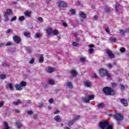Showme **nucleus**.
Here are the masks:
<instances>
[{
	"label": "nucleus",
	"mask_w": 129,
	"mask_h": 129,
	"mask_svg": "<svg viewBox=\"0 0 129 129\" xmlns=\"http://www.w3.org/2000/svg\"><path fill=\"white\" fill-rule=\"evenodd\" d=\"M6 78H7V76L6 75L2 74L0 75V79H1V80H5Z\"/></svg>",
	"instance_id": "27"
},
{
	"label": "nucleus",
	"mask_w": 129,
	"mask_h": 129,
	"mask_svg": "<svg viewBox=\"0 0 129 129\" xmlns=\"http://www.w3.org/2000/svg\"><path fill=\"white\" fill-rule=\"evenodd\" d=\"M79 16L83 19H86V14L83 12H80Z\"/></svg>",
	"instance_id": "17"
},
{
	"label": "nucleus",
	"mask_w": 129,
	"mask_h": 129,
	"mask_svg": "<svg viewBox=\"0 0 129 129\" xmlns=\"http://www.w3.org/2000/svg\"><path fill=\"white\" fill-rule=\"evenodd\" d=\"M114 118L116 120H122V119H123V116L120 113H116L114 115Z\"/></svg>",
	"instance_id": "5"
},
{
	"label": "nucleus",
	"mask_w": 129,
	"mask_h": 129,
	"mask_svg": "<svg viewBox=\"0 0 129 129\" xmlns=\"http://www.w3.org/2000/svg\"><path fill=\"white\" fill-rule=\"evenodd\" d=\"M107 67H108V68H109L110 69L112 68V65H111V64L110 63H108L107 64Z\"/></svg>",
	"instance_id": "51"
},
{
	"label": "nucleus",
	"mask_w": 129,
	"mask_h": 129,
	"mask_svg": "<svg viewBox=\"0 0 129 129\" xmlns=\"http://www.w3.org/2000/svg\"><path fill=\"white\" fill-rule=\"evenodd\" d=\"M71 13L72 15H75V10L71 9Z\"/></svg>",
	"instance_id": "49"
},
{
	"label": "nucleus",
	"mask_w": 129,
	"mask_h": 129,
	"mask_svg": "<svg viewBox=\"0 0 129 129\" xmlns=\"http://www.w3.org/2000/svg\"><path fill=\"white\" fill-rule=\"evenodd\" d=\"M85 60H86V57H82L80 58V61L82 63H84V62H85Z\"/></svg>",
	"instance_id": "34"
},
{
	"label": "nucleus",
	"mask_w": 129,
	"mask_h": 129,
	"mask_svg": "<svg viewBox=\"0 0 129 129\" xmlns=\"http://www.w3.org/2000/svg\"><path fill=\"white\" fill-rule=\"evenodd\" d=\"M57 5L59 8H67L68 7V4L66 2L61 0L57 2Z\"/></svg>",
	"instance_id": "4"
},
{
	"label": "nucleus",
	"mask_w": 129,
	"mask_h": 129,
	"mask_svg": "<svg viewBox=\"0 0 129 129\" xmlns=\"http://www.w3.org/2000/svg\"><path fill=\"white\" fill-rule=\"evenodd\" d=\"M83 101L84 102L88 103L89 102V99L88 98H83Z\"/></svg>",
	"instance_id": "32"
},
{
	"label": "nucleus",
	"mask_w": 129,
	"mask_h": 129,
	"mask_svg": "<svg viewBox=\"0 0 129 129\" xmlns=\"http://www.w3.org/2000/svg\"><path fill=\"white\" fill-rule=\"evenodd\" d=\"M24 20H25V17L21 16L19 17V21H20L21 22H22V21H24Z\"/></svg>",
	"instance_id": "42"
},
{
	"label": "nucleus",
	"mask_w": 129,
	"mask_h": 129,
	"mask_svg": "<svg viewBox=\"0 0 129 129\" xmlns=\"http://www.w3.org/2000/svg\"><path fill=\"white\" fill-rule=\"evenodd\" d=\"M24 35L25 37H27V38H30V37H31V34L30 33V32H25L24 33Z\"/></svg>",
	"instance_id": "26"
},
{
	"label": "nucleus",
	"mask_w": 129,
	"mask_h": 129,
	"mask_svg": "<svg viewBox=\"0 0 129 129\" xmlns=\"http://www.w3.org/2000/svg\"><path fill=\"white\" fill-rule=\"evenodd\" d=\"M20 86L23 88V87H25V86H27V82L25 81H22L20 83Z\"/></svg>",
	"instance_id": "23"
},
{
	"label": "nucleus",
	"mask_w": 129,
	"mask_h": 129,
	"mask_svg": "<svg viewBox=\"0 0 129 129\" xmlns=\"http://www.w3.org/2000/svg\"><path fill=\"white\" fill-rule=\"evenodd\" d=\"M106 53L111 59H113V58H114V54H112V52H111L110 50H107Z\"/></svg>",
	"instance_id": "14"
},
{
	"label": "nucleus",
	"mask_w": 129,
	"mask_h": 129,
	"mask_svg": "<svg viewBox=\"0 0 129 129\" xmlns=\"http://www.w3.org/2000/svg\"><path fill=\"white\" fill-rule=\"evenodd\" d=\"M48 102H49V103H50V104H52V103H53V102H54V99H53V98H50L48 100Z\"/></svg>",
	"instance_id": "43"
},
{
	"label": "nucleus",
	"mask_w": 129,
	"mask_h": 129,
	"mask_svg": "<svg viewBox=\"0 0 129 129\" xmlns=\"http://www.w3.org/2000/svg\"><path fill=\"white\" fill-rule=\"evenodd\" d=\"M7 89H10L11 91H13L14 90V85L12 83H9L6 85Z\"/></svg>",
	"instance_id": "7"
},
{
	"label": "nucleus",
	"mask_w": 129,
	"mask_h": 129,
	"mask_svg": "<svg viewBox=\"0 0 129 129\" xmlns=\"http://www.w3.org/2000/svg\"><path fill=\"white\" fill-rule=\"evenodd\" d=\"M73 46H74V47H78V46H79V44L76 42H74L73 43Z\"/></svg>",
	"instance_id": "36"
},
{
	"label": "nucleus",
	"mask_w": 129,
	"mask_h": 129,
	"mask_svg": "<svg viewBox=\"0 0 129 129\" xmlns=\"http://www.w3.org/2000/svg\"><path fill=\"white\" fill-rule=\"evenodd\" d=\"M94 51V49L93 48H90L89 49V53H90V54H92L93 52Z\"/></svg>",
	"instance_id": "44"
},
{
	"label": "nucleus",
	"mask_w": 129,
	"mask_h": 129,
	"mask_svg": "<svg viewBox=\"0 0 129 129\" xmlns=\"http://www.w3.org/2000/svg\"><path fill=\"white\" fill-rule=\"evenodd\" d=\"M105 12L106 13H110L111 12V10L109 8H105Z\"/></svg>",
	"instance_id": "46"
},
{
	"label": "nucleus",
	"mask_w": 129,
	"mask_h": 129,
	"mask_svg": "<svg viewBox=\"0 0 129 129\" xmlns=\"http://www.w3.org/2000/svg\"><path fill=\"white\" fill-rule=\"evenodd\" d=\"M74 121H73V120H72V121H70L69 122V126H71V125H73V123H74Z\"/></svg>",
	"instance_id": "45"
},
{
	"label": "nucleus",
	"mask_w": 129,
	"mask_h": 129,
	"mask_svg": "<svg viewBox=\"0 0 129 129\" xmlns=\"http://www.w3.org/2000/svg\"><path fill=\"white\" fill-rule=\"evenodd\" d=\"M14 87H15L16 90H18V91H21V90H23V88L20 84H15L14 85Z\"/></svg>",
	"instance_id": "11"
},
{
	"label": "nucleus",
	"mask_w": 129,
	"mask_h": 129,
	"mask_svg": "<svg viewBox=\"0 0 129 129\" xmlns=\"http://www.w3.org/2000/svg\"><path fill=\"white\" fill-rule=\"evenodd\" d=\"M26 103L28 104H31V103H32V101H31V100H28L26 101Z\"/></svg>",
	"instance_id": "54"
},
{
	"label": "nucleus",
	"mask_w": 129,
	"mask_h": 129,
	"mask_svg": "<svg viewBox=\"0 0 129 129\" xmlns=\"http://www.w3.org/2000/svg\"><path fill=\"white\" fill-rule=\"evenodd\" d=\"M92 77H93V78H97V75H96V74H93Z\"/></svg>",
	"instance_id": "59"
},
{
	"label": "nucleus",
	"mask_w": 129,
	"mask_h": 129,
	"mask_svg": "<svg viewBox=\"0 0 129 129\" xmlns=\"http://www.w3.org/2000/svg\"><path fill=\"white\" fill-rule=\"evenodd\" d=\"M98 108H103L104 107V104L103 103H101L98 104L97 105Z\"/></svg>",
	"instance_id": "24"
},
{
	"label": "nucleus",
	"mask_w": 129,
	"mask_h": 129,
	"mask_svg": "<svg viewBox=\"0 0 129 129\" xmlns=\"http://www.w3.org/2000/svg\"><path fill=\"white\" fill-rule=\"evenodd\" d=\"M99 74L102 77H104V76H107V77H108V78H109V77H110L111 75L109 73L107 72V71H106V70H104L103 69H100Z\"/></svg>",
	"instance_id": "3"
},
{
	"label": "nucleus",
	"mask_w": 129,
	"mask_h": 129,
	"mask_svg": "<svg viewBox=\"0 0 129 129\" xmlns=\"http://www.w3.org/2000/svg\"><path fill=\"white\" fill-rule=\"evenodd\" d=\"M55 121H61V118L59 115H56L54 118Z\"/></svg>",
	"instance_id": "22"
},
{
	"label": "nucleus",
	"mask_w": 129,
	"mask_h": 129,
	"mask_svg": "<svg viewBox=\"0 0 129 129\" xmlns=\"http://www.w3.org/2000/svg\"><path fill=\"white\" fill-rule=\"evenodd\" d=\"M5 15H7V16H12V15H13V11L11 9H8L6 11V12H5Z\"/></svg>",
	"instance_id": "15"
},
{
	"label": "nucleus",
	"mask_w": 129,
	"mask_h": 129,
	"mask_svg": "<svg viewBox=\"0 0 129 129\" xmlns=\"http://www.w3.org/2000/svg\"><path fill=\"white\" fill-rule=\"evenodd\" d=\"M14 111L15 113H20L21 112V111L19 109H15Z\"/></svg>",
	"instance_id": "48"
},
{
	"label": "nucleus",
	"mask_w": 129,
	"mask_h": 129,
	"mask_svg": "<svg viewBox=\"0 0 129 129\" xmlns=\"http://www.w3.org/2000/svg\"><path fill=\"white\" fill-rule=\"evenodd\" d=\"M39 62L40 63H43L44 62V56L43 54H41L40 56Z\"/></svg>",
	"instance_id": "30"
},
{
	"label": "nucleus",
	"mask_w": 129,
	"mask_h": 129,
	"mask_svg": "<svg viewBox=\"0 0 129 129\" xmlns=\"http://www.w3.org/2000/svg\"><path fill=\"white\" fill-rule=\"evenodd\" d=\"M110 40L111 42H115V41H116V38H115V37H111Z\"/></svg>",
	"instance_id": "33"
},
{
	"label": "nucleus",
	"mask_w": 129,
	"mask_h": 129,
	"mask_svg": "<svg viewBox=\"0 0 129 129\" xmlns=\"http://www.w3.org/2000/svg\"><path fill=\"white\" fill-rule=\"evenodd\" d=\"M5 21L8 22L9 21V18H8V15L7 14H4Z\"/></svg>",
	"instance_id": "39"
},
{
	"label": "nucleus",
	"mask_w": 129,
	"mask_h": 129,
	"mask_svg": "<svg viewBox=\"0 0 129 129\" xmlns=\"http://www.w3.org/2000/svg\"><path fill=\"white\" fill-rule=\"evenodd\" d=\"M66 87L69 89H72L73 88V84L71 82H68L66 83Z\"/></svg>",
	"instance_id": "9"
},
{
	"label": "nucleus",
	"mask_w": 129,
	"mask_h": 129,
	"mask_svg": "<svg viewBox=\"0 0 129 129\" xmlns=\"http://www.w3.org/2000/svg\"><path fill=\"white\" fill-rule=\"evenodd\" d=\"M47 83L49 85H54V84H55V81L54 80L50 79V80H48Z\"/></svg>",
	"instance_id": "16"
},
{
	"label": "nucleus",
	"mask_w": 129,
	"mask_h": 129,
	"mask_svg": "<svg viewBox=\"0 0 129 129\" xmlns=\"http://www.w3.org/2000/svg\"><path fill=\"white\" fill-rule=\"evenodd\" d=\"M16 126L17 128L20 129L21 128V127H22V126H23V124H22V123H21V122L17 121L16 122Z\"/></svg>",
	"instance_id": "19"
},
{
	"label": "nucleus",
	"mask_w": 129,
	"mask_h": 129,
	"mask_svg": "<svg viewBox=\"0 0 129 129\" xmlns=\"http://www.w3.org/2000/svg\"><path fill=\"white\" fill-rule=\"evenodd\" d=\"M24 15L25 16L28 17V18H30V17H31V13L29 11H25L24 12Z\"/></svg>",
	"instance_id": "25"
},
{
	"label": "nucleus",
	"mask_w": 129,
	"mask_h": 129,
	"mask_svg": "<svg viewBox=\"0 0 129 129\" xmlns=\"http://www.w3.org/2000/svg\"><path fill=\"white\" fill-rule=\"evenodd\" d=\"M11 45H13V43L11 42H9L6 44V46H11Z\"/></svg>",
	"instance_id": "55"
},
{
	"label": "nucleus",
	"mask_w": 129,
	"mask_h": 129,
	"mask_svg": "<svg viewBox=\"0 0 129 129\" xmlns=\"http://www.w3.org/2000/svg\"><path fill=\"white\" fill-rule=\"evenodd\" d=\"M51 35H52V36H57V35H59V31L57 30H53L52 31Z\"/></svg>",
	"instance_id": "20"
},
{
	"label": "nucleus",
	"mask_w": 129,
	"mask_h": 129,
	"mask_svg": "<svg viewBox=\"0 0 129 129\" xmlns=\"http://www.w3.org/2000/svg\"><path fill=\"white\" fill-rule=\"evenodd\" d=\"M38 106L39 107H43L44 106V103L43 102H40L38 104Z\"/></svg>",
	"instance_id": "47"
},
{
	"label": "nucleus",
	"mask_w": 129,
	"mask_h": 129,
	"mask_svg": "<svg viewBox=\"0 0 129 129\" xmlns=\"http://www.w3.org/2000/svg\"><path fill=\"white\" fill-rule=\"evenodd\" d=\"M27 114H29V115H32L34 112L32 110H28L27 111Z\"/></svg>",
	"instance_id": "35"
},
{
	"label": "nucleus",
	"mask_w": 129,
	"mask_h": 129,
	"mask_svg": "<svg viewBox=\"0 0 129 129\" xmlns=\"http://www.w3.org/2000/svg\"><path fill=\"white\" fill-rule=\"evenodd\" d=\"M38 21H39V22H41V23H42L43 22V18L42 17H39L38 18Z\"/></svg>",
	"instance_id": "56"
},
{
	"label": "nucleus",
	"mask_w": 129,
	"mask_h": 129,
	"mask_svg": "<svg viewBox=\"0 0 129 129\" xmlns=\"http://www.w3.org/2000/svg\"><path fill=\"white\" fill-rule=\"evenodd\" d=\"M119 34L121 35V36H124V34H125V31L123 30H119Z\"/></svg>",
	"instance_id": "29"
},
{
	"label": "nucleus",
	"mask_w": 129,
	"mask_h": 129,
	"mask_svg": "<svg viewBox=\"0 0 129 129\" xmlns=\"http://www.w3.org/2000/svg\"><path fill=\"white\" fill-rule=\"evenodd\" d=\"M103 91L107 95H114V91L109 87H106L104 88Z\"/></svg>",
	"instance_id": "2"
},
{
	"label": "nucleus",
	"mask_w": 129,
	"mask_h": 129,
	"mask_svg": "<svg viewBox=\"0 0 129 129\" xmlns=\"http://www.w3.org/2000/svg\"><path fill=\"white\" fill-rule=\"evenodd\" d=\"M120 51L121 53H124V52H125V48L124 47H121L120 49Z\"/></svg>",
	"instance_id": "38"
},
{
	"label": "nucleus",
	"mask_w": 129,
	"mask_h": 129,
	"mask_svg": "<svg viewBox=\"0 0 129 129\" xmlns=\"http://www.w3.org/2000/svg\"><path fill=\"white\" fill-rule=\"evenodd\" d=\"M13 103L14 105H19V104H21V103H22V101L19 99L16 102H13Z\"/></svg>",
	"instance_id": "21"
},
{
	"label": "nucleus",
	"mask_w": 129,
	"mask_h": 129,
	"mask_svg": "<svg viewBox=\"0 0 129 129\" xmlns=\"http://www.w3.org/2000/svg\"><path fill=\"white\" fill-rule=\"evenodd\" d=\"M5 105V102L2 101H0V108H2Z\"/></svg>",
	"instance_id": "37"
},
{
	"label": "nucleus",
	"mask_w": 129,
	"mask_h": 129,
	"mask_svg": "<svg viewBox=\"0 0 129 129\" xmlns=\"http://www.w3.org/2000/svg\"><path fill=\"white\" fill-rule=\"evenodd\" d=\"M8 34H10V33H12V29H8L7 31Z\"/></svg>",
	"instance_id": "60"
},
{
	"label": "nucleus",
	"mask_w": 129,
	"mask_h": 129,
	"mask_svg": "<svg viewBox=\"0 0 129 129\" xmlns=\"http://www.w3.org/2000/svg\"><path fill=\"white\" fill-rule=\"evenodd\" d=\"M89 47H90V48H93V47H94V45L93 44H90Z\"/></svg>",
	"instance_id": "62"
},
{
	"label": "nucleus",
	"mask_w": 129,
	"mask_h": 129,
	"mask_svg": "<svg viewBox=\"0 0 129 129\" xmlns=\"http://www.w3.org/2000/svg\"><path fill=\"white\" fill-rule=\"evenodd\" d=\"M120 88L121 90H124L125 87L123 85H120Z\"/></svg>",
	"instance_id": "50"
},
{
	"label": "nucleus",
	"mask_w": 129,
	"mask_h": 129,
	"mask_svg": "<svg viewBox=\"0 0 129 129\" xmlns=\"http://www.w3.org/2000/svg\"><path fill=\"white\" fill-rule=\"evenodd\" d=\"M35 62V59H32L30 61L29 63L30 64H33Z\"/></svg>",
	"instance_id": "57"
},
{
	"label": "nucleus",
	"mask_w": 129,
	"mask_h": 129,
	"mask_svg": "<svg viewBox=\"0 0 129 129\" xmlns=\"http://www.w3.org/2000/svg\"><path fill=\"white\" fill-rule=\"evenodd\" d=\"M42 36V35H41V34L40 33H36L35 34V38H40V37H41Z\"/></svg>",
	"instance_id": "41"
},
{
	"label": "nucleus",
	"mask_w": 129,
	"mask_h": 129,
	"mask_svg": "<svg viewBox=\"0 0 129 129\" xmlns=\"http://www.w3.org/2000/svg\"><path fill=\"white\" fill-rule=\"evenodd\" d=\"M118 8H119V4L116 5V6H115V10H116V12H117V10H118Z\"/></svg>",
	"instance_id": "53"
},
{
	"label": "nucleus",
	"mask_w": 129,
	"mask_h": 129,
	"mask_svg": "<svg viewBox=\"0 0 129 129\" xmlns=\"http://www.w3.org/2000/svg\"><path fill=\"white\" fill-rule=\"evenodd\" d=\"M84 85L85 87H90L92 84H91V82L89 81H84Z\"/></svg>",
	"instance_id": "8"
},
{
	"label": "nucleus",
	"mask_w": 129,
	"mask_h": 129,
	"mask_svg": "<svg viewBox=\"0 0 129 129\" xmlns=\"http://www.w3.org/2000/svg\"><path fill=\"white\" fill-rule=\"evenodd\" d=\"M125 31L126 33H129V28L126 29Z\"/></svg>",
	"instance_id": "63"
},
{
	"label": "nucleus",
	"mask_w": 129,
	"mask_h": 129,
	"mask_svg": "<svg viewBox=\"0 0 129 129\" xmlns=\"http://www.w3.org/2000/svg\"><path fill=\"white\" fill-rule=\"evenodd\" d=\"M72 77H76L78 75V72L76 70L73 69L70 71Z\"/></svg>",
	"instance_id": "6"
},
{
	"label": "nucleus",
	"mask_w": 129,
	"mask_h": 129,
	"mask_svg": "<svg viewBox=\"0 0 129 129\" xmlns=\"http://www.w3.org/2000/svg\"><path fill=\"white\" fill-rule=\"evenodd\" d=\"M55 70V69L49 67L46 69V72H47V73H53Z\"/></svg>",
	"instance_id": "13"
},
{
	"label": "nucleus",
	"mask_w": 129,
	"mask_h": 129,
	"mask_svg": "<svg viewBox=\"0 0 129 129\" xmlns=\"http://www.w3.org/2000/svg\"><path fill=\"white\" fill-rule=\"evenodd\" d=\"M3 46H5V44L4 43H1L0 47H3Z\"/></svg>",
	"instance_id": "64"
},
{
	"label": "nucleus",
	"mask_w": 129,
	"mask_h": 129,
	"mask_svg": "<svg viewBox=\"0 0 129 129\" xmlns=\"http://www.w3.org/2000/svg\"><path fill=\"white\" fill-rule=\"evenodd\" d=\"M62 25H63V26H64V27H65L66 28L68 27L67 24H66V23H65V22H63Z\"/></svg>",
	"instance_id": "61"
},
{
	"label": "nucleus",
	"mask_w": 129,
	"mask_h": 129,
	"mask_svg": "<svg viewBox=\"0 0 129 129\" xmlns=\"http://www.w3.org/2000/svg\"><path fill=\"white\" fill-rule=\"evenodd\" d=\"M120 102L124 104V106H127V101L125 99H121Z\"/></svg>",
	"instance_id": "18"
},
{
	"label": "nucleus",
	"mask_w": 129,
	"mask_h": 129,
	"mask_svg": "<svg viewBox=\"0 0 129 129\" xmlns=\"http://www.w3.org/2000/svg\"><path fill=\"white\" fill-rule=\"evenodd\" d=\"M105 31L107 34H110V30H109V28L108 27L106 28Z\"/></svg>",
	"instance_id": "40"
},
{
	"label": "nucleus",
	"mask_w": 129,
	"mask_h": 129,
	"mask_svg": "<svg viewBox=\"0 0 129 129\" xmlns=\"http://www.w3.org/2000/svg\"><path fill=\"white\" fill-rule=\"evenodd\" d=\"M60 113V111L59 110H56V111H55L53 113L54 114H58V113Z\"/></svg>",
	"instance_id": "58"
},
{
	"label": "nucleus",
	"mask_w": 129,
	"mask_h": 129,
	"mask_svg": "<svg viewBox=\"0 0 129 129\" xmlns=\"http://www.w3.org/2000/svg\"><path fill=\"white\" fill-rule=\"evenodd\" d=\"M14 41L17 44H19L20 42H21V38L19 37L18 36H15L13 37Z\"/></svg>",
	"instance_id": "10"
},
{
	"label": "nucleus",
	"mask_w": 129,
	"mask_h": 129,
	"mask_svg": "<svg viewBox=\"0 0 129 129\" xmlns=\"http://www.w3.org/2000/svg\"><path fill=\"white\" fill-rule=\"evenodd\" d=\"M53 32V30L51 27H48L46 30V33L49 36H51L52 35V33Z\"/></svg>",
	"instance_id": "12"
},
{
	"label": "nucleus",
	"mask_w": 129,
	"mask_h": 129,
	"mask_svg": "<svg viewBox=\"0 0 129 129\" xmlns=\"http://www.w3.org/2000/svg\"><path fill=\"white\" fill-rule=\"evenodd\" d=\"M80 118V116H76L74 117V118L73 119V121L75 122L76 121V120H78V119H79Z\"/></svg>",
	"instance_id": "31"
},
{
	"label": "nucleus",
	"mask_w": 129,
	"mask_h": 129,
	"mask_svg": "<svg viewBox=\"0 0 129 129\" xmlns=\"http://www.w3.org/2000/svg\"><path fill=\"white\" fill-rule=\"evenodd\" d=\"M109 123L108 121L100 122V127L102 129H112L113 127L111 125H108Z\"/></svg>",
	"instance_id": "1"
},
{
	"label": "nucleus",
	"mask_w": 129,
	"mask_h": 129,
	"mask_svg": "<svg viewBox=\"0 0 129 129\" xmlns=\"http://www.w3.org/2000/svg\"><path fill=\"white\" fill-rule=\"evenodd\" d=\"M15 21H17V17H14L11 19V22H14Z\"/></svg>",
	"instance_id": "52"
},
{
	"label": "nucleus",
	"mask_w": 129,
	"mask_h": 129,
	"mask_svg": "<svg viewBox=\"0 0 129 129\" xmlns=\"http://www.w3.org/2000/svg\"><path fill=\"white\" fill-rule=\"evenodd\" d=\"M95 97V96H94V95H90L88 96V98H89V100H93Z\"/></svg>",
	"instance_id": "28"
}]
</instances>
